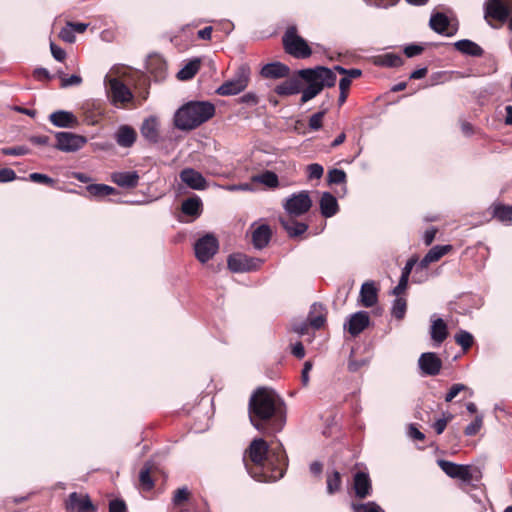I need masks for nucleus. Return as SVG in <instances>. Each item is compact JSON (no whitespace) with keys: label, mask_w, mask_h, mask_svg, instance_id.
<instances>
[{"label":"nucleus","mask_w":512,"mask_h":512,"mask_svg":"<svg viewBox=\"0 0 512 512\" xmlns=\"http://www.w3.org/2000/svg\"><path fill=\"white\" fill-rule=\"evenodd\" d=\"M189 496L190 492L187 487L179 488L174 492L172 502L175 506H180L189 500Z\"/></svg>","instance_id":"obj_49"},{"label":"nucleus","mask_w":512,"mask_h":512,"mask_svg":"<svg viewBox=\"0 0 512 512\" xmlns=\"http://www.w3.org/2000/svg\"><path fill=\"white\" fill-rule=\"evenodd\" d=\"M252 181L261 183L268 188H277L279 185L278 176L276 173L270 170H265L264 172L252 176Z\"/></svg>","instance_id":"obj_38"},{"label":"nucleus","mask_w":512,"mask_h":512,"mask_svg":"<svg viewBox=\"0 0 512 512\" xmlns=\"http://www.w3.org/2000/svg\"><path fill=\"white\" fill-rule=\"evenodd\" d=\"M110 96H145L149 93L148 76L128 66H115L105 77Z\"/></svg>","instance_id":"obj_4"},{"label":"nucleus","mask_w":512,"mask_h":512,"mask_svg":"<svg viewBox=\"0 0 512 512\" xmlns=\"http://www.w3.org/2000/svg\"><path fill=\"white\" fill-rule=\"evenodd\" d=\"M335 71L343 75L339 81V96H348L351 83L362 76V70L346 69L340 65L333 70L324 66H316L297 71L275 88L280 96L302 93V96H317L324 88L334 87L337 81Z\"/></svg>","instance_id":"obj_1"},{"label":"nucleus","mask_w":512,"mask_h":512,"mask_svg":"<svg viewBox=\"0 0 512 512\" xmlns=\"http://www.w3.org/2000/svg\"><path fill=\"white\" fill-rule=\"evenodd\" d=\"M307 173L309 179H320L323 176L324 168L318 163L309 164L307 166Z\"/></svg>","instance_id":"obj_53"},{"label":"nucleus","mask_w":512,"mask_h":512,"mask_svg":"<svg viewBox=\"0 0 512 512\" xmlns=\"http://www.w3.org/2000/svg\"><path fill=\"white\" fill-rule=\"evenodd\" d=\"M29 141L38 146H44L49 144V137L45 135H32L29 137Z\"/></svg>","instance_id":"obj_63"},{"label":"nucleus","mask_w":512,"mask_h":512,"mask_svg":"<svg viewBox=\"0 0 512 512\" xmlns=\"http://www.w3.org/2000/svg\"><path fill=\"white\" fill-rule=\"evenodd\" d=\"M181 211L187 216H191L193 219L198 218L203 211V203L199 196L192 195L185 199L181 205Z\"/></svg>","instance_id":"obj_28"},{"label":"nucleus","mask_w":512,"mask_h":512,"mask_svg":"<svg viewBox=\"0 0 512 512\" xmlns=\"http://www.w3.org/2000/svg\"><path fill=\"white\" fill-rule=\"evenodd\" d=\"M461 392L466 393L469 397L473 395V390L465 384L456 383L453 384L445 395L446 402H452Z\"/></svg>","instance_id":"obj_40"},{"label":"nucleus","mask_w":512,"mask_h":512,"mask_svg":"<svg viewBox=\"0 0 512 512\" xmlns=\"http://www.w3.org/2000/svg\"><path fill=\"white\" fill-rule=\"evenodd\" d=\"M146 68L154 76L156 82L164 80L167 76V62L160 54H150L147 58Z\"/></svg>","instance_id":"obj_19"},{"label":"nucleus","mask_w":512,"mask_h":512,"mask_svg":"<svg viewBox=\"0 0 512 512\" xmlns=\"http://www.w3.org/2000/svg\"><path fill=\"white\" fill-rule=\"evenodd\" d=\"M16 178V173L11 168L0 169V183L11 182Z\"/></svg>","instance_id":"obj_59"},{"label":"nucleus","mask_w":512,"mask_h":512,"mask_svg":"<svg viewBox=\"0 0 512 512\" xmlns=\"http://www.w3.org/2000/svg\"><path fill=\"white\" fill-rule=\"evenodd\" d=\"M320 213L325 218L335 216L339 211V205L336 197L330 192H323L319 202Z\"/></svg>","instance_id":"obj_25"},{"label":"nucleus","mask_w":512,"mask_h":512,"mask_svg":"<svg viewBox=\"0 0 512 512\" xmlns=\"http://www.w3.org/2000/svg\"><path fill=\"white\" fill-rule=\"evenodd\" d=\"M370 324V317L367 311H357L351 314L344 323V329L349 332L351 336H358Z\"/></svg>","instance_id":"obj_16"},{"label":"nucleus","mask_w":512,"mask_h":512,"mask_svg":"<svg viewBox=\"0 0 512 512\" xmlns=\"http://www.w3.org/2000/svg\"><path fill=\"white\" fill-rule=\"evenodd\" d=\"M418 367L423 376H436L442 369V360L434 352H424L418 359Z\"/></svg>","instance_id":"obj_14"},{"label":"nucleus","mask_w":512,"mask_h":512,"mask_svg":"<svg viewBox=\"0 0 512 512\" xmlns=\"http://www.w3.org/2000/svg\"><path fill=\"white\" fill-rule=\"evenodd\" d=\"M430 336L436 346H439L447 338V325L442 318H437L432 321Z\"/></svg>","instance_id":"obj_34"},{"label":"nucleus","mask_w":512,"mask_h":512,"mask_svg":"<svg viewBox=\"0 0 512 512\" xmlns=\"http://www.w3.org/2000/svg\"><path fill=\"white\" fill-rule=\"evenodd\" d=\"M248 414L253 427L263 434L280 432L286 423L284 401L273 389L266 387H259L252 393Z\"/></svg>","instance_id":"obj_3"},{"label":"nucleus","mask_w":512,"mask_h":512,"mask_svg":"<svg viewBox=\"0 0 512 512\" xmlns=\"http://www.w3.org/2000/svg\"><path fill=\"white\" fill-rule=\"evenodd\" d=\"M139 178L137 171L114 172L111 175V180L123 188H135L138 185Z\"/></svg>","instance_id":"obj_27"},{"label":"nucleus","mask_w":512,"mask_h":512,"mask_svg":"<svg viewBox=\"0 0 512 512\" xmlns=\"http://www.w3.org/2000/svg\"><path fill=\"white\" fill-rule=\"evenodd\" d=\"M443 416H444L443 418L438 419L433 424V428L438 435H440L444 432L448 422L453 419V415L449 412L444 413Z\"/></svg>","instance_id":"obj_51"},{"label":"nucleus","mask_w":512,"mask_h":512,"mask_svg":"<svg viewBox=\"0 0 512 512\" xmlns=\"http://www.w3.org/2000/svg\"><path fill=\"white\" fill-rule=\"evenodd\" d=\"M313 202L310 193L307 190H302L288 196L283 203V208L293 217H300L306 214L312 207Z\"/></svg>","instance_id":"obj_8"},{"label":"nucleus","mask_w":512,"mask_h":512,"mask_svg":"<svg viewBox=\"0 0 512 512\" xmlns=\"http://www.w3.org/2000/svg\"><path fill=\"white\" fill-rule=\"evenodd\" d=\"M215 107L207 101H190L178 108L173 116V125L181 131L196 129L214 116Z\"/></svg>","instance_id":"obj_5"},{"label":"nucleus","mask_w":512,"mask_h":512,"mask_svg":"<svg viewBox=\"0 0 512 512\" xmlns=\"http://www.w3.org/2000/svg\"><path fill=\"white\" fill-rule=\"evenodd\" d=\"M351 508L354 512H385V510L375 501L366 503H352Z\"/></svg>","instance_id":"obj_43"},{"label":"nucleus","mask_w":512,"mask_h":512,"mask_svg":"<svg viewBox=\"0 0 512 512\" xmlns=\"http://www.w3.org/2000/svg\"><path fill=\"white\" fill-rule=\"evenodd\" d=\"M342 490V474L336 470L326 472V493L329 496L335 495Z\"/></svg>","instance_id":"obj_33"},{"label":"nucleus","mask_w":512,"mask_h":512,"mask_svg":"<svg viewBox=\"0 0 512 512\" xmlns=\"http://www.w3.org/2000/svg\"><path fill=\"white\" fill-rule=\"evenodd\" d=\"M50 49H51L52 56L57 61H60V62L64 61V59L66 58V52L61 47H59L55 43L51 42Z\"/></svg>","instance_id":"obj_60"},{"label":"nucleus","mask_w":512,"mask_h":512,"mask_svg":"<svg viewBox=\"0 0 512 512\" xmlns=\"http://www.w3.org/2000/svg\"><path fill=\"white\" fill-rule=\"evenodd\" d=\"M324 116V111H319L314 113L309 118V127L312 130H319L322 127V120Z\"/></svg>","instance_id":"obj_56"},{"label":"nucleus","mask_w":512,"mask_h":512,"mask_svg":"<svg viewBox=\"0 0 512 512\" xmlns=\"http://www.w3.org/2000/svg\"><path fill=\"white\" fill-rule=\"evenodd\" d=\"M408 282H409L408 278L400 276L397 286H395L392 290V294L394 296H400L407 289Z\"/></svg>","instance_id":"obj_62"},{"label":"nucleus","mask_w":512,"mask_h":512,"mask_svg":"<svg viewBox=\"0 0 512 512\" xmlns=\"http://www.w3.org/2000/svg\"><path fill=\"white\" fill-rule=\"evenodd\" d=\"M407 310V301L405 298L396 296L392 302L391 314L398 320L404 318Z\"/></svg>","instance_id":"obj_41"},{"label":"nucleus","mask_w":512,"mask_h":512,"mask_svg":"<svg viewBox=\"0 0 512 512\" xmlns=\"http://www.w3.org/2000/svg\"><path fill=\"white\" fill-rule=\"evenodd\" d=\"M353 488L355 495L359 499H365L372 493L371 479L368 473L359 471L354 474Z\"/></svg>","instance_id":"obj_22"},{"label":"nucleus","mask_w":512,"mask_h":512,"mask_svg":"<svg viewBox=\"0 0 512 512\" xmlns=\"http://www.w3.org/2000/svg\"><path fill=\"white\" fill-rule=\"evenodd\" d=\"M360 302L365 308L374 306L378 301V289L373 281L364 282L361 286Z\"/></svg>","instance_id":"obj_26"},{"label":"nucleus","mask_w":512,"mask_h":512,"mask_svg":"<svg viewBox=\"0 0 512 512\" xmlns=\"http://www.w3.org/2000/svg\"><path fill=\"white\" fill-rule=\"evenodd\" d=\"M262 261L258 258L248 257L241 253L229 255L227 265L233 273H243L257 270Z\"/></svg>","instance_id":"obj_12"},{"label":"nucleus","mask_w":512,"mask_h":512,"mask_svg":"<svg viewBox=\"0 0 512 512\" xmlns=\"http://www.w3.org/2000/svg\"><path fill=\"white\" fill-rule=\"evenodd\" d=\"M180 179L193 190H204L207 187L205 177L193 168H185L180 172Z\"/></svg>","instance_id":"obj_20"},{"label":"nucleus","mask_w":512,"mask_h":512,"mask_svg":"<svg viewBox=\"0 0 512 512\" xmlns=\"http://www.w3.org/2000/svg\"><path fill=\"white\" fill-rule=\"evenodd\" d=\"M353 353H354V351L352 350L351 354H353ZM350 356H352V355H350ZM368 363H369L368 359L356 360V359H352V357H349L347 367L350 372L355 373V372L359 371L363 366L368 365Z\"/></svg>","instance_id":"obj_54"},{"label":"nucleus","mask_w":512,"mask_h":512,"mask_svg":"<svg viewBox=\"0 0 512 512\" xmlns=\"http://www.w3.org/2000/svg\"><path fill=\"white\" fill-rule=\"evenodd\" d=\"M454 339L455 342L461 346L463 351L469 350L474 343L473 335L466 330H460L455 334Z\"/></svg>","instance_id":"obj_42"},{"label":"nucleus","mask_w":512,"mask_h":512,"mask_svg":"<svg viewBox=\"0 0 512 512\" xmlns=\"http://www.w3.org/2000/svg\"><path fill=\"white\" fill-rule=\"evenodd\" d=\"M109 512H127V505L123 499L116 498L109 502Z\"/></svg>","instance_id":"obj_57"},{"label":"nucleus","mask_w":512,"mask_h":512,"mask_svg":"<svg viewBox=\"0 0 512 512\" xmlns=\"http://www.w3.org/2000/svg\"><path fill=\"white\" fill-rule=\"evenodd\" d=\"M454 47L460 53L472 57H481L484 54V50L477 43L469 39H463L455 42Z\"/></svg>","instance_id":"obj_32"},{"label":"nucleus","mask_w":512,"mask_h":512,"mask_svg":"<svg viewBox=\"0 0 512 512\" xmlns=\"http://www.w3.org/2000/svg\"><path fill=\"white\" fill-rule=\"evenodd\" d=\"M160 127L161 123L159 118L155 115H150L143 119L140 125V134L149 144H158L162 140Z\"/></svg>","instance_id":"obj_13"},{"label":"nucleus","mask_w":512,"mask_h":512,"mask_svg":"<svg viewBox=\"0 0 512 512\" xmlns=\"http://www.w3.org/2000/svg\"><path fill=\"white\" fill-rule=\"evenodd\" d=\"M247 473L258 482H276L288 468V456L281 442L269 446L263 438H254L243 455Z\"/></svg>","instance_id":"obj_2"},{"label":"nucleus","mask_w":512,"mask_h":512,"mask_svg":"<svg viewBox=\"0 0 512 512\" xmlns=\"http://www.w3.org/2000/svg\"><path fill=\"white\" fill-rule=\"evenodd\" d=\"M416 262H417L416 258H414V257L410 258L406 262L405 266L402 268L401 276L409 279V276H410Z\"/></svg>","instance_id":"obj_64"},{"label":"nucleus","mask_w":512,"mask_h":512,"mask_svg":"<svg viewBox=\"0 0 512 512\" xmlns=\"http://www.w3.org/2000/svg\"><path fill=\"white\" fill-rule=\"evenodd\" d=\"M114 139L120 147L130 148L136 142L137 133L133 127L121 125L115 132Z\"/></svg>","instance_id":"obj_24"},{"label":"nucleus","mask_w":512,"mask_h":512,"mask_svg":"<svg viewBox=\"0 0 512 512\" xmlns=\"http://www.w3.org/2000/svg\"><path fill=\"white\" fill-rule=\"evenodd\" d=\"M90 196L95 198H103L109 195L117 194V190L106 184H90L86 187Z\"/></svg>","instance_id":"obj_39"},{"label":"nucleus","mask_w":512,"mask_h":512,"mask_svg":"<svg viewBox=\"0 0 512 512\" xmlns=\"http://www.w3.org/2000/svg\"><path fill=\"white\" fill-rule=\"evenodd\" d=\"M200 66V59L195 58L193 60H190L181 70H179V72L176 75L177 79L181 81L192 79L199 71Z\"/></svg>","instance_id":"obj_37"},{"label":"nucleus","mask_w":512,"mask_h":512,"mask_svg":"<svg viewBox=\"0 0 512 512\" xmlns=\"http://www.w3.org/2000/svg\"><path fill=\"white\" fill-rule=\"evenodd\" d=\"M437 232L438 229L435 227H430L424 232L422 239L426 246H430L433 243Z\"/></svg>","instance_id":"obj_61"},{"label":"nucleus","mask_w":512,"mask_h":512,"mask_svg":"<svg viewBox=\"0 0 512 512\" xmlns=\"http://www.w3.org/2000/svg\"><path fill=\"white\" fill-rule=\"evenodd\" d=\"M284 51L296 59H306L312 55L307 41L298 35L296 26H289L282 36Z\"/></svg>","instance_id":"obj_6"},{"label":"nucleus","mask_w":512,"mask_h":512,"mask_svg":"<svg viewBox=\"0 0 512 512\" xmlns=\"http://www.w3.org/2000/svg\"><path fill=\"white\" fill-rule=\"evenodd\" d=\"M271 236L269 225L261 224L252 232V244L256 249H263L269 244Z\"/></svg>","instance_id":"obj_29"},{"label":"nucleus","mask_w":512,"mask_h":512,"mask_svg":"<svg viewBox=\"0 0 512 512\" xmlns=\"http://www.w3.org/2000/svg\"><path fill=\"white\" fill-rule=\"evenodd\" d=\"M51 124L58 128H75L78 125V119L73 112L67 110H57L49 115Z\"/></svg>","instance_id":"obj_21"},{"label":"nucleus","mask_w":512,"mask_h":512,"mask_svg":"<svg viewBox=\"0 0 512 512\" xmlns=\"http://www.w3.org/2000/svg\"><path fill=\"white\" fill-rule=\"evenodd\" d=\"M424 51V47L419 44H409L404 48V54L408 58L420 55Z\"/></svg>","instance_id":"obj_58"},{"label":"nucleus","mask_w":512,"mask_h":512,"mask_svg":"<svg viewBox=\"0 0 512 512\" xmlns=\"http://www.w3.org/2000/svg\"><path fill=\"white\" fill-rule=\"evenodd\" d=\"M59 38L67 43H74L75 42V33L73 32V29L66 23V25L60 30L59 32Z\"/></svg>","instance_id":"obj_55"},{"label":"nucleus","mask_w":512,"mask_h":512,"mask_svg":"<svg viewBox=\"0 0 512 512\" xmlns=\"http://www.w3.org/2000/svg\"><path fill=\"white\" fill-rule=\"evenodd\" d=\"M1 153L8 156H24L30 153L27 146L5 147L1 149Z\"/></svg>","instance_id":"obj_50"},{"label":"nucleus","mask_w":512,"mask_h":512,"mask_svg":"<svg viewBox=\"0 0 512 512\" xmlns=\"http://www.w3.org/2000/svg\"><path fill=\"white\" fill-rule=\"evenodd\" d=\"M289 74L290 68L281 62L268 63L260 70L261 77L265 79L285 78L288 77Z\"/></svg>","instance_id":"obj_23"},{"label":"nucleus","mask_w":512,"mask_h":512,"mask_svg":"<svg viewBox=\"0 0 512 512\" xmlns=\"http://www.w3.org/2000/svg\"><path fill=\"white\" fill-rule=\"evenodd\" d=\"M347 175L344 170L333 168L329 170L327 179L330 184H343L346 182Z\"/></svg>","instance_id":"obj_46"},{"label":"nucleus","mask_w":512,"mask_h":512,"mask_svg":"<svg viewBox=\"0 0 512 512\" xmlns=\"http://www.w3.org/2000/svg\"><path fill=\"white\" fill-rule=\"evenodd\" d=\"M492 215L505 225H512V206L497 204L493 206Z\"/></svg>","instance_id":"obj_36"},{"label":"nucleus","mask_w":512,"mask_h":512,"mask_svg":"<svg viewBox=\"0 0 512 512\" xmlns=\"http://www.w3.org/2000/svg\"><path fill=\"white\" fill-rule=\"evenodd\" d=\"M452 249L451 245H436L432 247L425 256L420 260L416 266V273L427 270L431 263L437 262L444 255L450 252Z\"/></svg>","instance_id":"obj_18"},{"label":"nucleus","mask_w":512,"mask_h":512,"mask_svg":"<svg viewBox=\"0 0 512 512\" xmlns=\"http://www.w3.org/2000/svg\"><path fill=\"white\" fill-rule=\"evenodd\" d=\"M29 180L35 183H41L52 186L55 184V180L46 174L34 172L29 175Z\"/></svg>","instance_id":"obj_52"},{"label":"nucleus","mask_w":512,"mask_h":512,"mask_svg":"<svg viewBox=\"0 0 512 512\" xmlns=\"http://www.w3.org/2000/svg\"><path fill=\"white\" fill-rule=\"evenodd\" d=\"M218 250L219 241L212 233L205 234L194 243L195 257L201 263H206L212 259Z\"/></svg>","instance_id":"obj_11"},{"label":"nucleus","mask_w":512,"mask_h":512,"mask_svg":"<svg viewBox=\"0 0 512 512\" xmlns=\"http://www.w3.org/2000/svg\"><path fill=\"white\" fill-rule=\"evenodd\" d=\"M279 222L291 238L300 236L308 230V225L306 223L299 222L294 219L280 217Z\"/></svg>","instance_id":"obj_31"},{"label":"nucleus","mask_w":512,"mask_h":512,"mask_svg":"<svg viewBox=\"0 0 512 512\" xmlns=\"http://www.w3.org/2000/svg\"><path fill=\"white\" fill-rule=\"evenodd\" d=\"M65 507L69 512H97L89 495H81L77 492H72L69 495Z\"/></svg>","instance_id":"obj_17"},{"label":"nucleus","mask_w":512,"mask_h":512,"mask_svg":"<svg viewBox=\"0 0 512 512\" xmlns=\"http://www.w3.org/2000/svg\"><path fill=\"white\" fill-rule=\"evenodd\" d=\"M380 64L385 67H398L403 64V59L401 56L387 53L379 58Z\"/></svg>","instance_id":"obj_45"},{"label":"nucleus","mask_w":512,"mask_h":512,"mask_svg":"<svg viewBox=\"0 0 512 512\" xmlns=\"http://www.w3.org/2000/svg\"><path fill=\"white\" fill-rule=\"evenodd\" d=\"M54 136L56 143L53 147L65 153H74L81 150L88 141L83 135L67 131L55 132Z\"/></svg>","instance_id":"obj_10"},{"label":"nucleus","mask_w":512,"mask_h":512,"mask_svg":"<svg viewBox=\"0 0 512 512\" xmlns=\"http://www.w3.org/2000/svg\"><path fill=\"white\" fill-rule=\"evenodd\" d=\"M139 482L145 491H150L154 488V481L150 474V466L147 464L140 470Z\"/></svg>","instance_id":"obj_44"},{"label":"nucleus","mask_w":512,"mask_h":512,"mask_svg":"<svg viewBox=\"0 0 512 512\" xmlns=\"http://www.w3.org/2000/svg\"><path fill=\"white\" fill-rule=\"evenodd\" d=\"M482 425H483V416L477 415L475 417V419L465 427L464 434L466 436H474L480 431Z\"/></svg>","instance_id":"obj_48"},{"label":"nucleus","mask_w":512,"mask_h":512,"mask_svg":"<svg viewBox=\"0 0 512 512\" xmlns=\"http://www.w3.org/2000/svg\"><path fill=\"white\" fill-rule=\"evenodd\" d=\"M449 24H450V21H449L448 17L444 13H441V12H437V13L433 14L429 21V25L432 30H434L435 32H437L439 34H446L447 36H451V35H453V33H449V32L446 33V31L448 30Z\"/></svg>","instance_id":"obj_35"},{"label":"nucleus","mask_w":512,"mask_h":512,"mask_svg":"<svg viewBox=\"0 0 512 512\" xmlns=\"http://www.w3.org/2000/svg\"><path fill=\"white\" fill-rule=\"evenodd\" d=\"M307 320L311 327L320 329L326 321L325 307L321 303L312 304Z\"/></svg>","instance_id":"obj_30"},{"label":"nucleus","mask_w":512,"mask_h":512,"mask_svg":"<svg viewBox=\"0 0 512 512\" xmlns=\"http://www.w3.org/2000/svg\"><path fill=\"white\" fill-rule=\"evenodd\" d=\"M251 76V69L248 64H241L235 71L234 76L224 82L217 93L222 96H230L241 93L248 85Z\"/></svg>","instance_id":"obj_7"},{"label":"nucleus","mask_w":512,"mask_h":512,"mask_svg":"<svg viewBox=\"0 0 512 512\" xmlns=\"http://www.w3.org/2000/svg\"><path fill=\"white\" fill-rule=\"evenodd\" d=\"M437 463L442 471L453 479H460L464 482H469L472 479L469 465L456 464L444 459L438 460Z\"/></svg>","instance_id":"obj_15"},{"label":"nucleus","mask_w":512,"mask_h":512,"mask_svg":"<svg viewBox=\"0 0 512 512\" xmlns=\"http://www.w3.org/2000/svg\"><path fill=\"white\" fill-rule=\"evenodd\" d=\"M512 12V0H486L484 18L491 25L492 20L504 23Z\"/></svg>","instance_id":"obj_9"},{"label":"nucleus","mask_w":512,"mask_h":512,"mask_svg":"<svg viewBox=\"0 0 512 512\" xmlns=\"http://www.w3.org/2000/svg\"><path fill=\"white\" fill-rule=\"evenodd\" d=\"M59 79H60L59 86L61 88H66L69 86H79L82 83L81 76H79V75L67 76L63 72L59 73Z\"/></svg>","instance_id":"obj_47"}]
</instances>
